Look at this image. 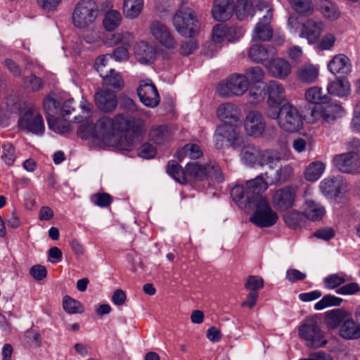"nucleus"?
<instances>
[{
  "mask_svg": "<svg viewBox=\"0 0 360 360\" xmlns=\"http://www.w3.org/2000/svg\"><path fill=\"white\" fill-rule=\"evenodd\" d=\"M306 100L313 104L326 103L328 97L323 94L322 89L318 86L309 88L305 92Z\"/></svg>",
  "mask_w": 360,
  "mask_h": 360,
  "instance_id": "obj_43",
  "label": "nucleus"
},
{
  "mask_svg": "<svg viewBox=\"0 0 360 360\" xmlns=\"http://www.w3.org/2000/svg\"><path fill=\"white\" fill-rule=\"evenodd\" d=\"M346 278L344 276H340L338 274H332L325 278L324 282L326 288L333 289L346 282Z\"/></svg>",
  "mask_w": 360,
  "mask_h": 360,
  "instance_id": "obj_62",
  "label": "nucleus"
},
{
  "mask_svg": "<svg viewBox=\"0 0 360 360\" xmlns=\"http://www.w3.org/2000/svg\"><path fill=\"white\" fill-rule=\"evenodd\" d=\"M299 337L305 341V345L309 348H319L326 345L324 339V332L319 326V319L317 316L305 318L298 327Z\"/></svg>",
  "mask_w": 360,
  "mask_h": 360,
  "instance_id": "obj_3",
  "label": "nucleus"
},
{
  "mask_svg": "<svg viewBox=\"0 0 360 360\" xmlns=\"http://www.w3.org/2000/svg\"><path fill=\"white\" fill-rule=\"evenodd\" d=\"M319 68L314 64H305L300 66L296 71L297 79L302 84H311L319 77Z\"/></svg>",
  "mask_w": 360,
  "mask_h": 360,
  "instance_id": "obj_26",
  "label": "nucleus"
},
{
  "mask_svg": "<svg viewBox=\"0 0 360 360\" xmlns=\"http://www.w3.org/2000/svg\"><path fill=\"white\" fill-rule=\"evenodd\" d=\"M149 30L154 39L165 49L172 50L176 47L174 36L164 23L155 20L150 23Z\"/></svg>",
  "mask_w": 360,
  "mask_h": 360,
  "instance_id": "obj_12",
  "label": "nucleus"
},
{
  "mask_svg": "<svg viewBox=\"0 0 360 360\" xmlns=\"http://www.w3.org/2000/svg\"><path fill=\"white\" fill-rule=\"evenodd\" d=\"M336 40L337 37L335 33H326L318 39L316 43V49L320 51H330L334 47Z\"/></svg>",
  "mask_w": 360,
  "mask_h": 360,
  "instance_id": "obj_46",
  "label": "nucleus"
},
{
  "mask_svg": "<svg viewBox=\"0 0 360 360\" xmlns=\"http://www.w3.org/2000/svg\"><path fill=\"white\" fill-rule=\"evenodd\" d=\"M334 167L345 174H360V159H333Z\"/></svg>",
  "mask_w": 360,
  "mask_h": 360,
  "instance_id": "obj_30",
  "label": "nucleus"
},
{
  "mask_svg": "<svg viewBox=\"0 0 360 360\" xmlns=\"http://www.w3.org/2000/svg\"><path fill=\"white\" fill-rule=\"evenodd\" d=\"M265 68L270 76L281 80L288 77L292 69L291 64L282 58H276L268 61Z\"/></svg>",
  "mask_w": 360,
  "mask_h": 360,
  "instance_id": "obj_17",
  "label": "nucleus"
},
{
  "mask_svg": "<svg viewBox=\"0 0 360 360\" xmlns=\"http://www.w3.org/2000/svg\"><path fill=\"white\" fill-rule=\"evenodd\" d=\"M150 139L158 144L164 143L172 138V133L167 126H154L150 131Z\"/></svg>",
  "mask_w": 360,
  "mask_h": 360,
  "instance_id": "obj_37",
  "label": "nucleus"
},
{
  "mask_svg": "<svg viewBox=\"0 0 360 360\" xmlns=\"http://www.w3.org/2000/svg\"><path fill=\"white\" fill-rule=\"evenodd\" d=\"M122 20V17L119 11L110 10L104 16L103 20V27L106 31L112 32L120 25Z\"/></svg>",
  "mask_w": 360,
  "mask_h": 360,
  "instance_id": "obj_40",
  "label": "nucleus"
},
{
  "mask_svg": "<svg viewBox=\"0 0 360 360\" xmlns=\"http://www.w3.org/2000/svg\"><path fill=\"white\" fill-rule=\"evenodd\" d=\"M187 176L192 179L202 180L208 176L209 168L207 165H200L198 162H190L186 166Z\"/></svg>",
  "mask_w": 360,
  "mask_h": 360,
  "instance_id": "obj_38",
  "label": "nucleus"
},
{
  "mask_svg": "<svg viewBox=\"0 0 360 360\" xmlns=\"http://www.w3.org/2000/svg\"><path fill=\"white\" fill-rule=\"evenodd\" d=\"M345 114V110L340 104L332 103L324 107L314 108L311 112V117L312 122L322 119L326 122L331 123L343 117Z\"/></svg>",
  "mask_w": 360,
  "mask_h": 360,
  "instance_id": "obj_11",
  "label": "nucleus"
},
{
  "mask_svg": "<svg viewBox=\"0 0 360 360\" xmlns=\"http://www.w3.org/2000/svg\"><path fill=\"white\" fill-rule=\"evenodd\" d=\"M292 9L302 16L311 15L314 12L311 0H288Z\"/></svg>",
  "mask_w": 360,
  "mask_h": 360,
  "instance_id": "obj_41",
  "label": "nucleus"
},
{
  "mask_svg": "<svg viewBox=\"0 0 360 360\" xmlns=\"http://www.w3.org/2000/svg\"><path fill=\"white\" fill-rule=\"evenodd\" d=\"M44 110L47 114V117H53L58 112V101L52 95H48L43 101Z\"/></svg>",
  "mask_w": 360,
  "mask_h": 360,
  "instance_id": "obj_51",
  "label": "nucleus"
},
{
  "mask_svg": "<svg viewBox=\"0 0 360 360\" xmlns=\"http://www.w3.org/2000/svg\"><path fill=\"white\" fill-rule=\"evenodd\" d=\"M266 123L262 114L257 110H251L244 120V130L246 135L253 138H261L264 136Z\"/></svg>",
  "mask_w": 360,
  "mask_h": 360,
  "instance_id": "obj_10",
  "label": "nucleus"
},
{
  "mask_svg": "<svg viewBox=\"0 0 360 360\" xmlns=\"http://www.w3.org/2000/svg\"><path fill=\"white\" fill-rule=\"evenodd\" d=\"M231 195L238 206L245 210V204L247 203V198L244 187L243 186H233L231 191Z\"/></svg>",
  "mask_w": 360,
  "mask_h": 360,
  "instance_id": "obj_53",
  "label": "nucleus"
},
{
  "mask_svg": "<svg viewBox=\"0 0 360 360\" xmlns=\"http://www.w3.org/2000/svg\"><path fill=\"white\" fill-rule=\"evenodd\" d=\"M217 116L221 122L227 124H233L240 121L242 113L236 105L227 102L218 106Z\"/></svg>",
  "mask_w": 360,
  "mask_h": 360,
  "instance_id": "obj_19",
  "label": "nucleus"
},
{
  "mask_svg": "<svg viewBox=\"0 0 360 360\" xmlns=\"http://www.w3.org/2000/svg\"><path fill=\"white\" fill-rule=\"evenodd\" d=\"M326 89L329 94L338 97L347 96L351 91L349 81L342 78L330 82Z\"/></svg>",
  "mask_w": 360,
  "mask_h": 360,
  "instance_id": "obj_29",
  "label": "nucleus"
},
{
  "mask_svg": "<svg viewBox=\"0 0 360 360\" xmlns=\"http://www.w3.org/2000/svg\"><path fill=\"white\" fill-rule=\"evenodd\" d=\"M167 172L179 183L182 184L186 183V169H184L175 160H173L168 162Z\"/></svg>",
  "mask_w": 360,
  "mask_h": 360,
  "instance_id": "obj_45",
  "label": "nucleus"
},
{
  "mask_svg": "<svg viewBox=\"0 0 360 360\" xmlns=\"http://www.w3.org/2000/svg\"><path fill=\"white\" fill-rule=\"evenodd\" d=\"M79 107L82 110V115L75 117V119L77 122H82V124L79 126L78 129V134L81 127H82L83 126H86L87 129H90L91 127L94 128L96 125V124H94L93 121L91 120V115L93 113L92 105L89 102H88L84 98H82L79 103Z\"/></svg>",
  "mask_w": 360,
  "mask_h": 360,
  "instance_id": "obj_31",
  "label": "nucleus"
},
{
  "mask_svg": "<svg viewBox=\"0 0 360 360\" xmlns=\"http://www.w3.org/2000/svg\"><path fill=\"white\" fill-rule=\"evenodd\" d=\"M251 209H255L250 217V221L259 227H270L274 226L278 219L277 213L272 210L266 197L257 196L254 200Z\"/></svg>",
  "mask_w": 360,
  "mask_h": 360,
  "instance_id": "obj_6",
  "label": "nucleus"
},
{
  "mask_svg": "<svg viewBox=\"0 0 360 360\" xmlns=\"http://www.w3.org/2000/svg\"><path fill=\"white\" fill-rule=\"evenodd\" d=\"M360 291V287L357 283H349L344 285L337 290V293L347 295H354Z\"/></svg>",
  "mask_w": 360,
  "mask_h": 360,
  "instance_id": "obj_64",
  "label": "nucleus"
},
{
  "mask_svg": "<svg viewBox=\"0 0 360 360\" xmlns=\"http://www.w3.org/2000/svg\"><path fill=\"white\" fill-rule=\"evenodd\" d=\"M215 145L220 148L224 146L225 141L236 150H240L243 158L252 156L261 158H274L277 154L274 150H266L261 153L259 149L253 144H245L243 136L234 127L229 125H221L217 127L214 135Z\"/></svg>",
  "mask_w": 360,
  "mask_h": 360,
  "instance_id": "obj_2",
  "label": "nucleus"
},
{
  "mask_svg": "<svg viewBox=\"0 0 360 360\" xmlns=\"http://www.w3.org/2000/svg\"><path fill=\"white\" fill-rule=\"evenodd\" d=\"M278 126L288 132H296L303 127V120L299 110L290 103H284L280 107Z\"/></svg>",
  "mask_w": 360,
  "mask_h": 360,
  "instance_id": "obj_8",
  "label": "nucleus"
},
{
  "mask_svg": "<svg viewBox=\"0 0 360 360\" xmlns=\"http://www.w3.org/2000/svg\"><path fill=\"white\" fill-rule=\"evenodd\" d=\"M111 58L110 54L102 55L96 58L94 65L101 77L106 74V72H109V70H105V68Z\"/></svg>",
  "mask_w": 360,
  "mask_h": 360,
  "instance_id": "obj_58",
  "label": "nucleus"
},
{
  "mask_svg": "<svg viewBox=\"0 0 360 360\" xmlns=\"http://www.w3.org/2000/svg\"><path fill=\"white\" fill-rule=\"evenodd\" d=\"M137 94L140 101L146 107L155 108L160 103L158 89L150 79L141 81Z\"/></svg>",
  "mask_w": 360,
  "mask_h": 360,
  "instance_id": "obj_14",
  "label": "nucleus"
},
{
  "mask_svg": "<svg viewBox=\"0 0 360 360\" xmlns=\"http://www.w3.org/2000/svg\"><path fill=\"white\" fill-rule=\"evenodd\" d=\"M339 335L345 340H357L360 338V322L354 321L351 314L341 324L339 330Z\"/></svg>",
  "mask_w": 360,
  "mask_h": 360,
  "instance_id": "obj_25",
  "label": "nucleus"
},
{
  "mask_svg": "<svg viewBox=\"0 0 360 360\" xmlns=\"http://www.w3.org/2000/svg\"><path fill=\"white\" fill-rule=\"evenodd\" d=\"M324 29L325 24L322 20L309 18L302 24L299 37L307 39L309 44H314L318 41Z\"/></svg>",
  "mask_w": 360,
  "mask_h": 360,
  "instance_id": "obj_15",
  "label": "nucleus"
},
{
  "mask_svg": "<svg viewBox=\"0 0 360 360\" xmlns=\"http://www.w3.org/2000/svg\"><path fill=\"white\" fill-rule=\"evenodd\" d=\"M104 86H111L114 89L121 90L124 86V81L120 74L114 69L110 68L109 72L102 77Z\"/></svg>",
  "mask_w": 360,
  "mask_h": 360,
  "instance_id": "obj_39",
  "label": "nucleus"
},
{
  "mask_svg": "<svg viewBox=\"0 0 360 360\" xmlns=\"http://www.w3.org/2000/svg\"><path fill=\"white\" fill-rule=\"evenodd\" d=\"M156 154V147L150 143H144L138 150V155L139 158H155Z\"/></svg>",
  "mask_w": 360,
  "mask_h": 360,
  "instance_id": "obj_60",
  "label": "nucleus"
},
{
  "mask_svg": "<svg viewBox=\"0 0 360 360\" xmlns=\"http://www.w3.org/2000/svg\"><path fill=\"white\" fill-rule=\"evenodd\" d=\"M246 186L247 203L245 204V210H249L251 209L252 204L255 203L254 200L256 197H263L261 193L267 189L268 184L262 178L257 177L248 181Z\"/></svg>",
  "mask_w": 360,
  "mask_h": 360,
  "instance_id": "obj_20",
  "label": "nucleus"
},
{
  "mask_svg": "<svg viewBox=\"0 0 360 360\" xmlns=\"http://www.w3.org/2000/svg\"><path fill=\"white\" fill-rule=\"evenodd\" d=\"M276 51L273 47H266L261 44L250 46L248 52L249 58L257 63H263L270 56L276 55Z\"/></svg>",
  "mask_w": 360,
  "mask_h": 360,
  "instance_id": "obj_27",
  "label": "nucleus"
},
{
  "mask_svg": "<svg viewBox=\"0 0 360 360\" xmlns=\"http://www.w3.org/2000/svg\"><path fill=\"white\" fill-rule=\"evenodd\" d=\"M94 100L98 108L105 112H112L117 105L115 94L108 89H97L95 92Z\"/></svg>",
  "mask_w": 360,
  "mask_h": 360,
  "instance_id": "obj_18",
  "label": "nucleus"
},
{
  "mask_svg": "<svg viewBox=\"0 0 360 360\" xmlns=\"http://www.w3.org/2000/svg\"><path fill=\"white\" fill-rule=\"evenodd\" d=\"M243 30L239 27H228L226 25V41L232 42L238 40L243 35Z\"/></svg>",
  "mask_w": 360,
  "mask_h": 360,
  "instance_id": "obj_61",
  "label": "nucleus"
},
{
  "mask_svg": "<svg viewBox=\"0 0 360 360\" xmlns=\"http://www.w3.org/2000/svg\"><path fill=\"white\" fill-rule=\"evenodd\" d=\"M143 126V122L140 118L125 117L122 114L113 118L104 116L97 121L94 128L81 127L79 136L85 139H92L93 142L101 149L128 151L133 147V139L127 135H115L114 131L138 133Z\"/></svg>",
  "mask_w": 360,
  "mask_h": 360,
  "instance_id": "obj_1",
  "label": "nucleus"
},
{
  "mask_svg": "<svg viewBox=\"0 0 360 360\" xmlns=\"http://www.w3.org/2000/svg\"><path fill=\"white\" fill-rule=\"evenodd\" d=\"M18 125L21 129L37 135H41L45 130V125L42 116L32 107H27L18 120Z\"/></svg>",
  "mask_w": 360,
  "mask_h": 360,
  "instance_id": "obj_9",
  "label": "nucleus"
},
{
  "mask_svg": "<svg viewBox=\"0 0 360 360\" xmlns=\"http://www.w3.org/2000/svg\"><path fill=\"white\" fill-rule=\"evenodd\" d=\"M325 212V208L321 204L311 200H306L304 214L309 220L319 221L322 219Z\"/></svg>",
  "mask_w": 360,
  "mask_h": 360,
  "instance_id": "obj_33",
  "label": "nucleus"
},
{
  "mask_svg": "<svg viewBox=\"0 0 360 360\" xmlns=\"http://www.w3.org/2000/svg\"><path fill=\"white\" fill-rule=\"evenodd\" d=\"M321 11L326 18L330 20H337L340 15V13L337 6L327 0L323 2L321 7Z\"/></svg>",
  "mask_w": 360,
  "mask_h": 360,
  "instance_id": "obj_50",
  "label": "nucleus"
},
{
  "mask_svg": "<svg viewBox=\"0 0 360 360\" xmlns=\"http://www.w3.org/2000/svg\"><path fill=\"white\" fill-rule=\"evenodd\" d=\"M91 200L95 205L104 207L112 203V198L106 193H97L91 196Z\"/></svg>",
  "mask_w": 360,
  "mask_h": 360,
  "instance_id": "obj_55",
  "label": "nucleus"
},
{
  "mask_svg": "<svg viewBox=\"0 0 360 360\" xmlns=\"http://www.w3.org/2000/svg\"><path fill=\"white\" fill-rule=\"evenodd\" d=\"M62 0H37V4L44 12H54L58 10Z\"/></svg>",
  "mask_w": 360,
  "mask_h": 360,
  "instance_id": "obj_56",
  "label": "nucleus"
},
{
  "mask_svg": "<svg viewBox=\"0 0 360 360\" xmlns=\"http://www.w3.org/2000/svg\"><path fill=\"white\" fill-rule=\"evenodd\" d=\"M143 0H124L123 13L127 18L134 19L141 13Z\"/></svg>",
  "mask_w": 360,
  "mask_h": 360,
  "instance_id": "obj_34",
  "label": "nucleus"
},
{
  "mask_svg": "<svg viewBox=\"0 0 360 360\" xmlns=\"http://www.w3.org/2000/svg\"><path fill=\"white\" fill-rule=\"evenodd\" d=\"M234 11V3L232 0H215L212 5L213 18L218 21L229 20Z\"/></svg>",
  "mask_w": 360,
  "mask_h": 360,
  "instance_id": "obj_24",
  "label": "nucleus"
},
{
  "mask_svg": "<svg viewBox=\"0 0 360 360\" xmlns=\"http://www.w3.org/2000/svg\"><path fill=\"white\" fill-rule=\"evenodd\" d=\"M327 68L333 75L346 76L352 71V63L346 55L339 53L328 62Z\"/></svg>",
  "mask_w": 360,
  "mask_h": 360,
  "instance_id": "obj_21",
  "label": "nucleus"
},
{
  "mask_svg": "<svg viewBox=\"0 0 360 360\" xmlns=\"http://www.w3.org/2000/svg\"><path fill=\"white\" fill-rule=\"evenodd\" d=\"M244 75L247 77L250 83L252 84L262 82L265 77L264 71L259 66L250 67L246 69Z\"/></svg>",
  "mask_w": 360,
  "mask_h": 360,
  "instance_id": "obj_49",
  "label": "nucleus"
},
{
  "mask_svg": "<svg viewBox=\"0 0 360 360\" xmlns=\"http://www.w3.org/2000/svg\"><path fill=\"white\" fill-rule=\"evenodd\" d=\"M172 25L181 35L192 37L198 30V21L195 11L187 6H181L172 16Z\"/></svg>",
  "mask_w": 360,
  "mask_h": 360,
  "instance_id": "obj_5",
  "label": "nucleus"
},
{
  "mask_svg": "<svg viewBox=\"0 0 360 360\" xmlns=\"http://www.w3.org/2000/svg\"><path fill=\"white\" fill-rule=\"evenodd\" d=\"M98 13V6L94 0H81L73 9L72 23L80 30L88 28L96 21Z\"/></svg>",
  "mask_w": 360,
  "mask_h": 360,
  "instance_id": "obj_4",
  "label": "nucleus"
},
{
  "mask_svg": "<svg viewBox=\"0 0 360 360\" xmlns=\"http://www.w3.org/2000/svg\"><path fill=\"white\" fill-rule=\"evenodd\" d=\"M155 50L153 46L145 41H141L136 47L135 56L143 64L150 63L155 57Z\"/></svg>",
  "mask_w": 360,
  "mask_h": 360,
  "instance_id": "obj_32",
  "label": "nucleus"
},
{
  "mask_svg": "<svg viewBox=\"0 0 360 360\" xmlns=\"http://www.w3.org/2000/svg\"><path fill=\"white\" fill-rule=\"evenodd\" d=\"M297 197L295 187L287 186L277 189L272 195L271 202L278 211H285L292 207Z\"/></svg>",
  "mask_w": 360,
  "mask_h": 360,
  "instance_id": "obj_13",
  "label": "nucleus"
},
{
  "mask_svg": "<svg viewBox=\"0 0 360 360\" xmlns=\"http://www.w3.org/2000/svg\"><path fill=\"white\" fill-rule=\"evenodd\" d=\"M24 82L26 86L33 91H39L43 85L41 79L34 75L26 77Z\"/></svg>",
  "mask_w": 360,
  "mask_h": 360,
  "instance_id": "obj_63",
  "label": "nucleus"
},
{
  "mask_svg": "<svg viewBox=\"0 0 360 360\" xmlns=\"http://www.w3.org/2000/svg\"><path fill=\"white\" fill-rule=\"evenodd\" d=\"M325 170V164L320 160L311 162L305 169L304 176L308 181H316L323 174Z\"/></svg>",
  "mask_w": 360,
  "mask_h": 360,
  "instance_id": "obj_36",
  "label": "nucleus"
},
{
  "mask_svg": "<svg viewBox=\"0 0 360 360\" xmlns=\"http://www.w3.org/2000/svg\"><path fill=\"white\" fill-rule=\"evenodd\" d=\"M201 148L196 143H188L176 152L175 158H201Z\"/></svg>",
  "mask_w": 360,
  "mask_h": 360,
  "instance_id": "obj_44",
  "label": "nucleus"
},
{
  "mask_svg": "<svg viewBox=\"0 0 360 360\" xmlns=\"http://www.w3.org/2000/svg\"><path fill=\"white\" fill-rule=\"evenodd\" d=\"M250 86V82L243 74L233 73L218 84L217 91L220 96H241Z\"/></svg>",
  "mask_w": 360,
  "mask_h": 360,
  "instance_id": "obj_7",
  "label": "nucleus"
},
{
  "mask_svg": "<svg viewBox=\"0 0 360 360\" xmlns=\"http://www.w3.org/2000/svg\"><path fill=\"white\" fill-rule=\"evenodd\" d=\"M349 315L350 313L342 309H335L326 312L325 322L327 328L329 329L340 328Z\"/></svg>",
  "mask_w": 360,
  "mask_h": 360,
  "instance_id": "obj_28",
  "label": "nucleus"
},
{
  "mask_svg": "<svg viewBox=\"0 0 360 360\" xmlns=\"http://www.w3.org/2000/svg\"><path fill=\"white\" fill-rule=\"evenodd\" d=\"M47 122L51 130L62 135L68 134L71 130L70 122L65 117L63 120L54 117H47Z\"/></svg>",
  "mask_w": 360,
  "mask_h": 360,
  "instance_id": "obj_42",
  "label": "nucleus"
},
{
  "mask_svg": "<svg viewBox=\"0 0 360 360\" xmlns=\"http://www.w3.org/2000/svg\"><path fill=\"white\" fill-rule=\"evenodd\" d=\"M346 153L336 155L335 158L360 157V139L358 138L350 139L346 143Z\"/></svg>",
  "mask_w": 360,
  "mask_h": 360,
  "instance_id": "obj_47",
  "label": "nucleus"
},
{
  "mask_svg": "<svg viewBox=\"0 0 360 360\" xmlns=\"http://www.w3.org/2000/svg\"><path fill=\"white\" fill-rule=\"evenodd\" d=\"M264 286L263 279L257 276H250L245 284V288L250 292L256 291Z\"/></svg>",
  "mask_w": 360,
  "mask_h": 360,
  "instance_id": "obj_59",
  "label": "nucleus"
},
{
  "mask_svg": "<svg viewBox=\"0 0 360 360\" xmlns=\"http://www.w3.org/2000/svg\"><path fill=\"white\" fill-rule=\"evenodd\" d=\"M252 6L253 2L252 0H238L236 4L234 5L237 18L243 20L248 17L252 18L255 15V10Z\"/></svg>",
  "mask_w": 360,
  "mask_h": 360,
  "instance_id": "obj_35",
  "label": "nucleus"
},
{
  "mask_svg": "<svg viewBox=\"0 0 360 360\" xmlns=\"http://www.w3.org/2000/svg\"><path fill=\"white\" fill-rule=\"evenodd\" d=\"M302 214L297 211H291L283 215V220L288 226L295 229L299 226L302 220Z\"/></svg>",
  "mask_w": 360,
  "mask_h": 360,
  "instance_id": "obj_54",
  "label": "nucleus"
},
{
  "mask_svg": "<svg viewBox=\"0 0 360 360\" xmlns=\"http://www.w3.org/2000/svg\"><path fill=\"white\" fill-rule=\"evenodd\" d=\"M267 105H282L286 103L285 89L280 82L271 80L266 84Z\"/></svg>",
  "mask_w": 360,
  "mask_h": 360,
  "instance_id": "obj_22",
  "label": "nucleus"
},
{
  "mask_svg": "<svg viewBox=\"0 0 360 360\" xmlns=\"http://www.w3.org/2000/svg\"><path fill=\"white\" fill-rule=\"evenodd\" d=\"M212 39L214 43L221 44L226 40V25L217 24L214 26Z\"/></svg>",
  "mask_w": 360,
  "mask_h": 360,
  "instance_id": "obj_57",
  "label": "nucleus"
},
{
  "mask_svg": "<svg viewBox=\"0 0 360 360\" xmlns=\"http://www.w3.org/2000/svg\"><path fill=\"white\" fill-rule=\"evenodd\" d=\"M342 300L334 295H325L320 301H319L314 306L316 310H321L326 307L331 306H340Z\"/></svg>",
  "mask_w": 360,
  "mask_h": 360,
  "instance_id": "obj_52",
  "label": "nucleus"
},
{
  "mask_svg": "<svg viewBox=\"0 0 360 360\" xmlns=\"http://www.w3.org/2000/svg\"><path fill=\"white\" fill-rule=\"evenodd\" d=\"M320 188L325 195L336 197L346 191L347 183L342 176H332L322 181Z\"/></svg>",
  "mask_w": 360,
  "mask_h": 360,
  "instance_id": "obj_23",
  "label": "nucleus"
},
{
  "mask_svg": "<svg viewBox=\"0 0 360 360\" xmlns=\"http://www.w3.org/2000/svg\"><path fill=\"white\" fill-rule=\"evenodd\" d=\"M265 7L267 8L266 13L259 19L252 32V37L255 41H267L273 36V32L270 27L272 19L271 10L268 8L267 5Z\"/></svg>",
  "mask_w": 360,
  "mask_h": 360,
  "instance_id": "obj_16",
  "label": "nucleus"
},
{
  "mask_svg": "<svg viewBox=\"0 0 360 360\" xmlns=\"http://www.w3.org/2000/svg\"><path fill=\"white\" fill-rule=\"evenodd\" d=\"M63 307L64 310L68 314H81L84 310L80 302L71 298L68 295H65L63 297Z\"/></svg>",
  "mask_w": 360,
  "mask_h": 360,
  "instance_id": "obj_48",
  "label": "nucleus"
}]
</instances>
